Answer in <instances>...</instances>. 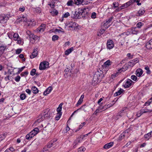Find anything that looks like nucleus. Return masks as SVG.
<instances>
[{
  "instance_id": "obj_47",
  "label": "nucleus",
  "mask_w": 152,
  "mask_h": 152,
  "mask_svg": "<svg viewBox=\"0 0 152 152\" xmlns=\"http://www.w3.org/2000/svg\"><path fill=\"white\" fill-rule=\"evenodd\" d=\"M36 69H32L30 72V75L32 76H34L36 74Z\"/></svg>"
},
{
  "instance_id": "obj_46",
  "label": "nucleus",
  "mask_w": 152,
  "mask_h": 152,
  "mask_svg": "<svg viewBox=\"0 0 152 152\" xmlns=\"http://www.w3.org/2000/svg\"><path fill=\"white\" fill-rule=\"evenodd\" d=\"M143 25V23L141 22H139L137 24V27L140 28Z\"/></svg>"
},
{
  "instance_id": "obj_3",
  "label": "nucleus",
  "mask_w": 152,
  "mask_h": 152,
  "mask_svg": "<svg viewBox=\"0 0 152 152\" xmlns=\"http://www.w3.org/2000/svg\"><path fill=\"white\" fill-rule=\"evenodd\" d=\"M49 63L46 61L40 63L39 66V69L41 70H45L49 67Z\"/></svg>"
},
{
  "instance_id": "obj_21",
  "label": "nucleus",
  "mask_w": 152,
  "mask_h": 152,
  "mask_svg": "<svg viewBox=\"0 0 152 152\" xmlns=\"http://www.w3.org/2000/svg\"><path fill=\"white\" fill-rule=\"evenodd\" d=\"M128 66H127L126 65H124L122 68L118 69V72L117 73L118 74V73H121L122 72H124L128 69Z\"/></svg>"
},
{
  "instance_id": "obj_31",
  "label": "nucleus",
  "mask_w": 152,
  "mask_h": 152,
  "mask_svg": "<svg viewBox=\"0 0 152 152\" xmlns=\"http://www.w3.org/2000/svg\"><path fill=\"white\" fill-rule=\"evenodd\" d=\"M142 113H151L152 112V110H150L145 108L144 109H142L141 110Z\"/></svg>"
},
{
  "instance_id": "obj_49",
  "label": "nucleus",
  "mask_w": 152,
  "mask_h": 152,
  "mask_svg": "<svg viewBox=\"0 0 152 152\" xmlns=\"http://www.w3.org/2000/svg\"><path fill=\"white\" fill-rule=\"evenodd\" d=\"M26 96L25 94H22L20 96V98L21 100H23L26 98Z\"/></svg>"
},
{
  "instance_id": "obj_54",
  "label": "nucleus",
  "mask_w": 152,
  "mask_h": 152,
  "mask_svg": "<svg viewBox=\"0 0 152 152\" xmlns=\"http://www.w3.org/2000/svg\"><path fill=\"white\" fill-rule=\"evenodd\" d=\"M117 73H114L112 74L111 76V78L112 79H114L115 77L118 76Z\"/></svg>"
},
{
  "instance_id": "obj_40",
  "label": "nucleus",
  "mask_w": 152,
  "mask_h": 152,
  "mask_svg": "<svg viewBox=\"0 0 152 152\" xmlns=\"http://www.w3.org/2000/svg\"><path fill=\"white\" fill-rule=\"evenodd\" d=\"M86 148L84 147H81L78 149V152H84L86 150Z\"/></svg>"
},
{
  "instance_id": "obj_9",
  "label": "nucleus",
  "mask_w": 152,
  "mask_h": 152,
  "mask_svg": "<svg viewBox=\"0 0 152 152\" xmlns=\"http://www.w3.org/2000/svg\"><path fill=\"white\" fill-rule=\"evenodd\" d=\"M51 112L49 111V109H47L42 114L43 117H44V119H47L49 118L51 116Z\"/></svg>"
},
{
  "instance_id": "obj_22",
  "label": "nucleus",
  "mask_w": 152,
  "mask_h": 152,
  "mask_svg": "<svg viewBox=\"0 0 152 152\" xmlns=\"http://www.w3.org/2000/svg\"><path fill=\"white\" fill-rule=\"evenodd\" d=\"M145 10L143 8L140 9L137 12L136 15L138 16H140L142 15L145 13Z\"/></svg>"
},
{
  "instance_id": "obj_32",
  "label": "nucleus",
  "mask_w": 152,
  "mask_h": 152,
  "mask_svg": "<svg viewBox=\"0 0 152 152\" xmlns=\"http://www.w3.org/2000/svg\"><path fill=\"white\" fill-rule=\"evenodd\" d=\"M32 92L33 93L36 94L39 91L38 88L35 86H34L31 88Z\"/></svg>"
},
{
  "instance_id": "obj_42",
  "label": "nucleus",
  "mask_w": 152,
  "mask_h": 152,
  "mask_svg": "<svg viewBox=\"0 0 152 152\" xmlns=\"http://www.w3.org/2000/svg\"><path fill=\"white\" fill-rule=\"evenodd\" d=\"M145 69L146 70V73L148 74H150L151 72L148 66H146L145 67Z\"/></svg>"
},
{
  "instance_id": "obj_36",
  "label": "nucleus",
  "mask_w": 152,
  "mask_h": 152,
  "mask_svg": "<svg viewBox=\"0 0 152 152\" xmlns=\"http://www.w3.org/2000/svg\"><path fill=\"white\" fill-rule=\"evenodd\" d=\"M135 65L134 63L133 62V61L131 60L130 61L128 62L127 65V66H130L132 67Z\"/></svg>"
},
{
  "instance_id": "obj_63",
  "label": "nucleus",
  "mask_w": 152,
  "mask_h": 152,
  "mask_svg": "<svg viewBox=\"0 0 152 152\" xmlns=\"http://www.w3.org/2000/svg\"><path fill=\"white\" fill-rule=\"evenodd\" d=\"M70 15L69 13L68 12L65 13L63 16V17L64 18H67Z\"/></svg>"
},
{
  "instance_id": "obj_34",
  "label": "nucleus",
  "mask_w": 152,
  "mask_h": 152,
  "mask_svg": "<svg viewBox=\"0 0 152 152\" xmlns=\"http://www.w3.org/2000/svg\"><path fill=\"white\" fill-rule=\"evenodd\" d=\"M63 104L62 103H61L59 105L58 107L56 110L58 112V113L61 112V111L62 110V106Z\"/></svg>"
},
{
  "instance_id": "obj_20",
  "label": "nucleus",
  "mask_w": 152,
  "mask_h": 152,
  "mask_svg": "<svg viewBox=\"0 0 152 152\" xmlns=\"http://www.w3.org/2000/svg\"><path fill=\"white\" fill-rule=\"evenodd\" d=\"M131 31L132 34H137L139 33L138 30L136 27H133L131 28Z\"/></svg>"
},
{
  "instance_id": "obj_8",
  "label": "nucleus",
  "mask_w": 152,
  "mask_h": 152,
  "mask_svg": "<svg viewBox=\"0 0 152 152\" xmlns=\"http://www.w3.org/2000/svg\"><path fill=\"white\" fill-rule=\"evenodd\" d=\"M113 18V17H111L110 18L106 20L105 22L104 23V26L105 28H107L110 26V23L112 20Z\"/></svg>"
},
{
  "instance_id": "obj_26",
  "label": "nucleus",
  "mask_w": 152,
  "mask_h": 152,
  "mask_svg": "<svg viewBox=\"0 0 152 152\" xmlns=\"http://www.w3.org/2000/svg\"><path fill=\"white\" fill-rule=\"evenodd\" d=\"M44 119V117H43V116L42 115V114L38 116L37 120L36 121V122L39 123L43 121Z\"/></svg>"
},
{
  "instance_id": "obj_17",
  "label": "nucleus",
  "mask_w": 152,
  "mask_h": 152,
  "mask_svg": "<svg viewBox=\"0 0 152 152\" xmlns=\"http://www.w3.org/2000/svg\"><path fill=\"white\" fill-rule=\"evenodd\" d=\"M76 4L79 5L82 4L83 5L87 4V3L84 2V0H74Z\"/></svg>"
},
{
  "instance_id": "obj_11",
  "label": "nucleus",
  "mask_w": 152,
  "mask_h": 152,
  "mask_svg": "<svg viewBox=\"0 0 152 152\" xmlns=\"http://www.w3.org/2000/svg\"><path fill=\"white\" fill-rule=\"evenodd\" d=\"M38 48H35L33 50L31 54L30 55V57L32 59L36 57L38 55V52L37 50Z\"/></svg>"
},
{
  "instance_id": "obj_50",
  "label": "nucleus",
  "mask_w": 152,
  "mask_h": 152,
  "mask_svg": "<svg viewBox=\"0 0 152 152\" xmlns=\"http://www.w3.org/2000/svg\"><path fill=\"white\" fill-rule=\"evenodd\" d=\"M28 74V72L27 71H26L24 72H22L20 74V75L22 76H25L27 75Z\"/></svg>"
},
{
  "instance_id": "obj_16",
  "label": "nucleus",
  "mask_w": 152,
  "mask_h": 152,
  "mask_svg": "<svg viewBox=\"0 0 152 152\" xmlns=\"http://www.w3.org/2000/svg\"><path fill=\"white\" fill-rule=\"evenodd\" d=\"M145 47L146 48L148 49H152V39L146 43Z\"/></svg>"
},
{
  "instance_id": "obj_29",
  "label": "nucleus",
  "mask_w": 152,
  "mask_h": 152,
  "mask_svg": "<svg viewBox=\"0 0 152 152\" xmlns=\"http://www.w3.org/2000/svg\"><path fill=\"white\" fill-rule=\"evenodd\" d=\"M123 91L124 90L123 89L120 88V89L118 91L114 93V96H116L118 95H120L123 92Z\"/></svg>"
},
{
  "instance_id": "obj_4",
  "label": "nucleus",
  "mask_w": 152,
  "mask_h": 152,
  "mask_svg": "<svg viewBox=\"0 0 152 152\" xmlns=\"http://www.w3.org/2000/svg\"><path fill=\"white\" fill-rule=\"evenodd\" d=\"M10 17V15L8 14L0 15V22L3 23H6Z\"/></svg>"
},
{
  "instance_id": "obj_19",
  "label": "nucleus",
  "mask_w": 152,
  "mask_h": 152,
  "mask_svg": "<svg viewBox=\"0 0 152 152\" xmlns=\"http://www.w3.org/2000/svg\"><path fill=\"white\" fill-rule=\"evenodd\" d=\"M113 145V142H111L105 144L103 147L105 149H108L111 148Z\"/></svg>"
},
{
  "instance_id": "obj_2",
  "label": "nucleus",
  "mask_w": 152,
  "mask_h": 152,
  "mask_svg": "<svg viewBox=\"0 0 152 152\" xmlns=\"http://www.w3.org/2000/svg\"><path fill=\"white\" fill-rule=\"evenodd\" d=\"M39 132V130L37 128H35L32 130L30 133L26 136V139L30 140L34 136L37 134Z\"/></svg>"
},
{
  "instance_id": "obj_25",
  "label": "nucleus",
  "mask_w": 152,
  "mask_h": 152,
  "mask_svg": "<svg viewBox=\"0 0 152 152\" xmlns=\"http://www.w3.org/2000/svg\"><path fill=\"white\" fill-rule=\"evenodd\" d=\"M69 24L70 25L69 26V27L75 28L78 27V24L75 22H71L69 23Z\"/></svg>"
},
{
  "instance_id": "obj_44",
  "label": "nucleus",
  "mask_w": 152,
  "mask_h": 152,
  "mask_svg": "<svg viewBox=\"0 0 152 152\" xmlns=\"http://www.w3.org/2000/svg\"><path fill=\"white\" fill-rule=\"evenodd\" d=\"M123 110H122L118 113V115H117L118 118L117 119L119 118H120V117H121L123 116Z\"/></svg>"
},
{
  "instance_id": "obj_27",
  "label": "nucleus",
  "mask_w": 152,
  "mask_h": 152,
  "mask_svg": "<svg viewBox=\"0 0 152 152\" xmlns=\"http://www.w3.org/2000/svg\"><path fill=\"white\" fill-rule=\"evenodd\" d=\"M151 136H152V131L145 134L144 137L146 140H148Z\"/></svg>"
},
{
  "instance_id": "obj_14",
  "label": "nucleus",
  "mask_w": 152,
  "mask_h": 152,
  "mask_svg": "<svg viewBox=\"0 0 152 152\" xmlns=\"http://www.w3.org/2000/svg\"><path fill=\"white\" fill-rule=\"evenodd\" d=\"M111 64V61L110 60H108L105 62L102 66L103 68H105V69L107 70L109 69V66Z\"/></svg>"
},
{
  "instance_id": "obj_58",
  "label": "nucleus",
  "mask_w": 152,
  "mask_h": 152,
  "mask_svg": "<svg viewBox=\"0 0 152 152\" xmlns=\"http://www.w3.org/2000/svg\"><path fill=\"white\" fill-rule=\"evenodd\" d=\"M113 6L115 8H116L118 6V2H114L113 3Z\"/></svg>"
},
{
  "instance_id": "obj_13",
  "label": "nucleus",
  "mask_w": 152,
  "mask_h": 152,
  "mask_svg": "<svg viewBox=\"0 0 152 152\" xmlns=\"http://www.w3.org/2000/svg\"><path fill=\"white\" fill-rule=\"evenodd\" d=\"M128 135V132L127 130H126L121 133L118 138V140H121L125 136H127Z\"/></svg>"
},
{
  "instance_id": "obj_10",
  "label": "nucleus",
  "mask_w": 152,
  "mask_h": 152,
  "mask_svg": "<svg viewBox=\"0 0 152 152\" xmlns=\"http://www.w3.org/2000/svg\"><path fill=\"white\" fill-rule=\"evenodd\" d=\"M100 79L99 74L98 75L96 73H95L94 75L92 81L95 82V83H97L100 82Z\"/></svg>"
},
{
  "instance_id": "obj_56",
  "label": "nucleus",
  "mask_w": 152,
  "mask_h": 152,
  "mask_svg": "<svg viewBox=\"0 0 152 152\" xmlns=\"http://www.w3.org/2000/svg\"><path fill=\"white\" fill-rule=\"evenodd\" d=\"M20 76H17L15 78V80L17 82H18L20 81Z\"/></svg>"
},
{
  "instance_id": "obj_38",
  "label": "nucleus",
  "mask_w": 152,
  "mask_h": 152,
  "mask_svg": "<svg viewBox=\"0 0 152 152\" xmlns=\"http://www.w3.org/2000/svg\"><path fill=\"white\" fill-rule=\"evenodd\" d=\"M6 136V134L4 133L0 135V142L5 138Z\"/></svg>"
},
{
  "instance_id": "obj_55",
  "label": "nucleus",
  "mask_w": 152,
  "mask_h": 152,
  "mask_svg": "<svg viewBox=\"0 0 152 152\" xmlns=\"http://www.w3.org/2000/svg\"><path fill=\"white\" fill-rule=\"evenodd\" d=\"M13 33H8L7 34L8 35L9 38L10 39H12L13 37Z\"/></svg>"
},
{
  "instance_id": "obj_57",
  "label": "nucleus",
  "mask_w": 152,
  "mask_h": 152,
  "mask_svg": "<svg viewBox=\"0 0 152 152\" xmlns=\"http://www.w3.org/2000/svg\"><path fill=\"white\" fill-rule=\"evenodd\" d=\"M13 69L12 68L8 69V74L10 75H11L12 72H13Z\"/></svg>"
},
{
  "instance_id": "obj_12",
  "label": "nucleus",
  "mask_w": 152,
  "mask_h": 152,
  "mask_svg": "<svg viewBox=\"0 0 152 152\" xmlns=\"http://www.w3.org/2000/svg\"><path fill=\"white\" fill-rule=\"evenodd\" d=\"M45 24H42L37 29V31L38 32H43L45 28Z\"/></svg>"
},
{
  "instance_id": "obj_24",
  "label": "nucleus",
  "mask_w": 152,
  "mask_h": 152,
  "mask_svg": "<svg viewBox=\"0 0 152 152\" xmlns=\"http://www.w3.org/2000/svg\"><path fill=\"white\" fill-rule=\"evenodd\" d=\"M52 90V88L51 87H49L44 92L43 94L45 95H46L49 94Z\"/></svg>"
},
{
  "instance_id": "obj_5",
  "label": "nucleus",
  "mask_w": 152,
  "mask_h": 152,
  "mask_svg": "<svg viewBox=\"0 0 152 152\" xmlns=\"http://www.w3.org/2000/svg\"><path fill=\"white\" fill-rule=\"evenodd\" d=\"M81 137H78L74 141L72 144V148H75L77 147L79 143L81 142Z\"/></svg>"
},
{
  "instance_id": "obj_23",
  "label": "nucleus",
  "mask_w": 152,
  "mask_h": 152,
  "mask_svg": "<svg viewBox=\"0 0 152 152\" xmlns=\"http://www.w3.org/2000/svg\"><path fill=\"white\" fill-rule=\"evenodd\" d=\"M71 69H69L68 68H67L66 69H65V75L66 74V75L68 74V75H70V73H71L72 72V69H73L72 66V64L71 65Z\"/></svg>"
},
{
  "instance_id": "obj_33",
  "label": "nucleus",
  "mask_w": 152,
  "mask_h": 152,
  "mask_svg": "<svg viewBox=\"0 0 152 152\" xmlns=\"http://www.w3.org/2000/svg\"><path fill=\"white\" fill-rule=\"evenodd\" d=\"M62 115L61 112L57 113L56 116L55 117V119L56 120L58 121Z\"/></svg>"
},
{
  "instance_id": "obj_43",
  "label": "nucleus",
  "mask_w": 152,
  "mask_h": 152,
  "mask_svg": "<svg viewBox=\"0 0 152 152\" xmlns=\"http://www.w3.org/2000/svg\"><path fill=\"white\" fill-rule=\"evenodd\" d=\"M58 36L57 35H54L52 37V40L53 41H55L58 39Z\"/></svg>"
},
{
  "instance_id": "obj_61",
  "label": "nucleus",
  "mask_w": 152,
  "mask_h": 152,
  "mask_svg": "<svg viewBox=\"0 0 152 152\" xmlns=\"http://www.w3.org/2000/svg\"><path fill=\"white\" fill-rule=\"evenodd\" d=\"M96 13L95 12H93L91 15V18H92L94 19L96 17Z\"/></svg>"
},
{
  "instance_id": "obj_64",
  "label": "nucleus",
  "mask_w": 152,
  "mask_h": 152,
  "mask_svg": "<svg viewBox=\"0 0 152 152\" xmlns=\"http://www.w3.org/2000/svg\"><path fill=\"white\" fill-rule=\"evenodd\" d=\"M25 10V7H20L19 10L22 12H23Z\"/></svg>"
},
{
  "instance_id": "obj_1",
  "label": "nucleus",
  "mask_w": 152,
  "mask_h": 152,
  "mask_svg": "<svg viewBox=\"0 0 152 152\" xmlns=\"http://www.w3.org/2000/svg\"><path fill=\"white\" fill-rule=\"evenodd\" d=\"M88 8H79L77 11L75 12L74 18H80V16L82 17H85L88 15Z\"/></svg>"
},
{
  "instance_id": "obj_15",
  "label": "nucleus",
  "mask_w": 152,
  "mask_h": 152,
  "mask_svg": "<svg viewBox=\"0 0 152 152\" xmlns=\"http://www.w3.org/2000/svg\"><path fill=\"white\" fill-rule=\"evenodd\" d=\"M39 40V38L38 36L34 35H33L31 37L30 39V42L32 43H34L35 41Z\"/></svg>"
},
{
  "instance_id": "obj_51",
  "label": "nucleus",
  "mask_w": 152,
  "mask_h": 152,
  "mask_svg": "<svg viewBox=\"0 0 152 152\" xmlns=\"http://www.w3.org/2000/svg\"><path fill=\"white\" fill-rule=\"evenodd\" d=\"M131 78L134 81H136L137 80V77L135 75H132L131 76Z\"/></svg>"
},
{
  "instance_id": "obj_6",
  "label": "nucleus",
  "mask_w": 152,
  "mask_h": 152,
  "mask_svg": "<svg viewBox=\"0 0 152 152\" xmlns=\"http://www.w3.org/2000/svg\"><path fill=\"white\" fill-rule=\"evenodd\" d=\"M134 82L131 80L128 79L124 85V87L125 88H127L130 87L133 84Z\"/></svg>"
},
{
  "instance_id": "obj_52",
  "label": "nucleus",
  "mask_w": 152,
  "mask_h": 152,
  "mask_svg": "<svg viewBox=\"0 0 152 152\" xmlns=\"http://www.w3.org/2000/svg\"><path fill=\"white\" fill-rule=\"evenodd\" d=\"M0 47H6L7 48V45L5 43L0 40Z\"/></svg>"
},
{
  "instance_id": "obj_28",
  "label": "nucleus",
  "mask_w": 152,
  "mask_h": 152,
  "mask_svg": "<svg viewBox=\"0 0 152 152\" xmlns=\"http://www.w3.org/2000/svg\"><path fill=\"white\" fill-rule=\"evenodd\" d=\"M74 50V48L73 47H71L69 49H67L65 51V55H68L69 53H70L72 51Z\"/></svg>"
},
{
  "instance_id": "obj_48",
  "label": "nucleus",
  "mask_w": 152,
  "mask_h": 152,
  "mask_svg": "<svg viewBox=\"0 0 152 152\" xmlns=\"http://www.w3.org/2000/svg\"><path fill=\"white\" fill-rule=\"evenodd\" d=\"M54 145L53 143L52 142H50L47 145V147H46L48 149V148H50L53 147Z\"/></svg>"
},
{
  "instance_id": "obj_7",
  "label": "nucleus",
  "mask_w": 152,
  "mask_h": 152,
  "mask_svg": "<svg viewBox=\"0 0 152 152\" xmlns=\"http://www.w3.org/2000/svg\"><path fill=\"white\" fill-rule=\"evenodd\" d=\"M114 46L113 42L112 40H108L107 43V49L110 50L113 48Z\"/></svg>"
},
{
  "instance_id": "obj_62",
  "label": "nucleus",
  "mask_w": 152,
  "mask_h": 152,
  "mask_svg": "<svg viewBox=\"0 0 152 152\" xmlns=\"http://www.w3.org/2000/svg\"><path fill=\"white\" fill-rule=\"evenodd\" d=\"M83 101V100L79 99V100L78 101L77 103L76 104V106H78L79 105H80L82 103Z\"/></svg>"
},
{
  "instance_id": "obj_35",
  "label": "nucleus",
  "mask_w": 152,
  "mask_h": 152,
  "mask_svg": "<svg viewBox=\"0 0 152 152\" xmlns=\"http://www.w3.org/2000/svg\"><path fill=\"white\" fill-rule=\"evenodd\" d=\"M26 33L29 39L31 37V36H32L34 34L33 33L29 30H28L26 31Z\"/></svg>"
},
{
  "instance_id": "obj_39",
  "label": "nucleus",
  "mask_w": 152,
  "mask_h": 152,
  "mask_svg": "<svg viewBox=\"0 0 152 152\" xmlns=\"http://www.w3.org/2000/svg\"><path fill=\"white\" fill-rule=\"evenodd\" d=\"M13 37L14 40L15 41L18 40V39L19 37L18 34L17 33H13Z\"/></svg>"
},
{
  "instance_id": "obj_30",
  "label": "nucleus",
  "mask_w": 152,
  "mask_h": 152,
  "mask_svg": "<svg viewBox=\"0 0 152 152\" xmlns=\"http://www.w3.org/2000/svg\"><path fill=\"white\" fill-rule=\"evenodd\" d=\"M7 48L6 47H0V56H1L7 50Z\"/></svg>"
},
{
  "instance_id": "obj_41",
  "label": "nucleus",
  "mask_w": 152,
  "mask_h": 152,
  "mask_svg": "<svg viewBox=\"0 0 152 152\" xmlns=\"http://www.w3.org/2000/svg\"><path fill=\"white\" fill-rule=\"evenodd\" d=\"M126 4H123L121 6L120 8H118V9H117L116 10L118 11H119L120 10H122V9H123L125 8L126 7Z\"/></svg>"
},
{
  "instance_id": "obj_60",
  "label": "nucleus",
  "mask_w": 152,
  "mask_h": 152,
  "mask_svg": "<svg viewBox=\"0 0 152 152\" xmlns=\"http://www.w3.org/2000/svg\"><path fill=\"white\" fill-rule=\"evenodd\" d=\"M98 108L101 112L104 110H105L104 108V106H100L98 107Z\"/></svg>"
},
{
  "instance_id": "obj_37",
  "label": "nucleus",
  "mask_w": 152,
  "mask_h": 152,
  "mask_svg": "<svg viewBox=\"0 0 152 152\" xmlns=\"http://www.w3.org/2000/svg\"><path fill=\"white\" fill-rule=\"evenodd\" d=\"M115 103L113 104H112L111 103H110L107 104H105L104 106V108L105 110L107 109L108 108L112 106Z\"/></svg>"
},
{
  "instance_id": "obj_59",
  "label": "nucleus",
  "mask_w": 152,
  "mask_h": 152,
  "mask_svg": "<svg viewBox=\"0 0 152 152\" xmlns=\"http://www.w3.org/2000/svg\"><path fill=\"white\" fill-rule=\"evenodd\" d=\"M126 56L129 59H131L133 58V55H131L130 53H128L127 54Z\"/></svg>"
},
{
  "instance_id": "obj_45",
  "label": "nucleus",
  "mask_w": 152,
  "mask_h": 152,
  "mask_svg": "<svg viewBox=\"0 0 152 152\" xmlns=\"http://www.w3.org/2000/svg\"><path fill=\"white\" fill-rule=\"evenodd\" d=\"M74 2L72 0H70L67 3V4L68 6H72Z\"/></svg>"
},
{
  "instance_id": "obj_18",
  "label": "nucleus",
  "mask_w": 152,
  "mask_h": 152,
  "mask_svg": "<svg viewBox=\"0 0 152 152\" xmlns=\"http://www.w3.org/2000/svg\"><path fill=\"white\" fill-rule=\"evenodd\" d=\"M143 72V70L141 69H137L136 71V75L138 77H140L142 75Z\"/></svg>"
},
{
  "instance_id": "obj_53",
  "label": "nucleus",
  "mask_w": 152,
  "mask_h": 152,
  "mask_svg": "<svg viewBox=\"0 0 152 152\" xmlns=\"http://www.w3.org/2000/svg\"><path fill=\"white\" fill-rule=\"evenodd\" d=\"M142 114H143V113H142L141 112V111L140 110V111H138L137 112V113L136 114V115L137 116V117H139L140 116H141Z\"/></svg>"
}]
</instances>
